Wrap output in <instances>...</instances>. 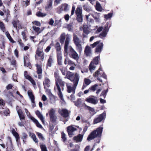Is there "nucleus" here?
<instances>
[{
  "mask_svg": "<svg viewBox=\"0 0 151 151\" xmlns=\"http://www.w3.org/2000/svg\"><path fill=\"white\" fill-rule=\"evenodd\" d=\"M54 77L55 78V84L56 86L54 88L55 90H57L58 91V95L61 100L63 99V95L61 92V88L59 85L63 89V87L65 86V82L60 78L59 74L58 71L54 73Z\"/></svg>",
  "mask_w": 151,
  "mask_h": 151,
  "instance_id": "obj_1",
  "label": "nucleus"
},
{
  "mask_svg": "<svg viewBox=\"0 0 151 151\" xmlns=\"http://www.w3.org/2000/svg\"><path fill=\"white\" fill-rule=\"evenodd\" d=\"M75 11L76 16V19L78 23H81L83 21L82 10V8L80 7H78L75 10V7L74 5L72 6L70 16L73 15Z\"/></svg>",
  "mask_w": 151,
  "mask_h": 151,
  "instance_id": "obj_2",
  "label": "nucleus"
},
{
  "mask_svg": "<svg viewBox=\"0 0 151 151\" xmlns=\"http://www.w3.org/2000/svg\"><path fill=\"white\" fill-rule=\"evenodd\" d=\"M103 129V127H100L92 131L88 135L87 138L88 141H90L96 137H101Z\"/></svg>",
  "mask_w": 151,
  "mask_h": 151,
  "instance_id": "obj_3",
  "label": "nucleus"
},
{
  "mask_svg": "<svg viewBox=\"0 0 151 151\" xmlns=\"http://www.w3.org/2000/svg\"><path fill=\"white\" fill-rule=\"evenodd\" d=\"M65 78H67L70 80L72 82H79L80 79V76L78 74L68 71L67 72L66 76L65 77Z\"/></svg>",
  "mask_w": 151,
  "mask_h": 151,
  "instance_id": "obj_4",
  "label": "nucleus"
},
{
  "mask_svg": "<svg viewBox=\"0 0 151 151\" xmlns=\"http://www.w3.org/2000/svg\"><path fill=\"white\" fill-rule=\"evenodd\" d=\"M90 46L92 48L96 47L95 52L100 53L103 49V44L102 42H100L99 41H97L93 44H91Z\"/></svg>",
  "mask_w": 151,
  "mask_h": 151,
  "instance_id": "obj_5",
  "label": "nucleus"
},
{
  "mask_svg": "<svg viewBox=\"0 0 151 151\" xmlns=\"http://www.w3.org/2000/svg\"><path fill=\"white\" fill-rule=\"evenodd\" d=\"M72 82L73 83V86H71V84L70 83H67L66 85L67 88V92L69 93L72 92L73 94H74L78 82Z\"/></svg>",
  "mask_w": 151,
  "mask_h": 151,
  "instance_id": "obj_6",
  "label": "nucleus"
},
{
  "mask_svg": "<svg viewBox=\"0 0 151 151\" xmlns=\"http://www.w3.org/2000/svg\"><path fill=\"white\" fill-rule=\"evenodd\" d=\"M69 51V55L71 58L77 61L79 59V56L77 52L71 46L68 47Z\"/></svg>",
  "mask_w": 151,
  "mask_h": 151,
  "instance_id": "obj_7",
  "label": "nucleus"
},
{
  "mask_svg": "<svg viewBox=\"0 0 151 151\" xmlns=\"http://www.w3.org/2000/svg\"><path fill=\"white\" fill-rule=\"evenodd\" d=\"M71 37L68 35H67L66 36V38L65 41L64 46V51L65 55L68 54V47L70 46H68L69 43L71 40Z\"/></svg>",
  "mask_w": 151,
  "mask_h": 151,
  "instance_id": "obj_8",
  "label": "nucleus"
},
{
  "mask_svg": "<svg viewBox=\"0 0 151 151\" xmlns=\"http://www.w3.org/2000/svg\"><path fill=\"white\" fill-rule=\"evenodd\" d=\"M106 116V114L105 112H103L102 114L99 115L97 117L94 119L93 124H96L101 122L105 119Z\"/></svg>",
  "mask_w": 151,
  "mask_h": 151,
  "instance_id": "obj_9",
  "label": "nucleus"
},
{
  "mask_svg": "<svg viewBox=\"0 0 151 151\" xmlns=\"http://www.w3.org/2000/svg\"><path fill=\"white\" fill-rule=\"evenodd\" d=\"M86 101L89 103L95 105L98 103L99 99L97 97L94 96H92L91 97H89L87 98Z\"/></svg>",
  "mask_w": 151,
  "mask_h": 151,
  "instance_id": "obj_10",
  "label": "nucleus"
},
{
  "mask_svg": "<svg viewBox=\"0 0 151 151\" xmlns=\"http://www.w3.org/2000/svg\"><path fill=\"white\" fill-rule=\"evenodd\" d=\"M109 24V23L108 22L106 24L102 32L99 34V37L100 38H103L106 37L109 30V28L108 27Z\"/></svg>",
  "mask_w": 151,
  "mask_h": 151,
  "instance_id": "obj_11",
  "label": "nucleus"
},
{
  "mask_svg": "<svg viewBox=\"0 0 151 151\" xmlns=\"http://www.w3.org/2000/svg\"><path fill=\"white\" fill-rule=\"evenodd\" d=\"M60 9L58 11V13L60 14L63 11L67 12L69 10V7L68 4L66 3L62 4L59 7Z\"/></svg>",
  "mask_w": 151,
  "mask_h": 151,
  "instance_id": "obj_12",
  "label": "nucleus"
},
{
  "mask_svg": "<svg viewBox=\"0 0 151 151\" xmlns=\"http://www.w3.org/2000/svg\"><path fill=\"white\" fill-rule=\"evenodd\" d=\"M83 37H88L87 35L89 34L91 32V29L86 25H83Z\"/></svg>",
  "mask_w": 151,
  "mask_h": 151,
  "instance_id": "obj_13",
  "label": "nucleus"
},
{
  "mask_svg": "<svg viewBox=\"0 0 151 151\" xmlns=\"http://www.w3.org/2000/svg\"><path fill=\"white\" fill-rule=\"evenodd\" d=\"M67 130L69 136L71 137L74 134L73 132L77 130V129L75 127L71 125L67 127Z\"/></svg>",
  "mask_w": 151,
  "mask_h": 151,
  "instance_id": "obj_14",
  "label": "nucleus"
},
{
  "mask_svg": "<svg viewBox=\"0 0 151 151\" xmlns=\"http://www.w3.org/2000/svg\"><path fill=\"white\" fill-rule=\"evenodd\" d=\"M16 109L20 120L21 121L24 120L25 117L21 109L18 106H17L16 107Z\"/></svg>",
  "mask_w": 151,
  "mask_h": 151,
  "instance_id": "obj_15",
  "label": "nucleus"
},
{
  "mask_svg": "<svg viewBox=\"0 0 151 151\" xmlns=\"http://www.w3.org/2000/svg\"><path fill=\"white\" fill-rule=\"evenodd\" d=\"M84 53L86 56L91 57L92 55V52L91 47L87 45L85 48Z\"/></svg>",
  "mask_w": 151,
  "mask_h": 151,
  "instance_id": "obj_16",
  "label": "nucleus"
},
{
  "mask_svg": "<svg viewBox=\"0 0 151 151\" xmlns=\"http://www.w3.org/2000/svg\"><path fill=\"white\" fill-rule=\"evenodd\" d=\"M50 80L47 77H45L44 81L43 82L45 89H47L50 87Z\"/></svg>",
  "mask_w": 151,
  "mask_h": 151,
  "instance_id": "obj_17",
  "label": "nucleus"
},
{
  "mask_svg": "<svg viewBox=\"0 0 151 151\" xmlns=\"http://www.w3.org/2000/svg\"><path fill=\"white\" fill-rule=\"evenodd\" d=\"M59 112L61 116L64 117H66L68 116L69 112L68 110L65 109H59Z\"/></svg>",
  "mask_w": 151,
  "mask_h": 151,
  "instance_id": "obj_18",
  "label": "nucleus"
},
{
  "mask_svg": "<svg viewBox=\"0 0 151 151\" xmlns=\"http://www.w3.org/2000/svg\"><path fill=\"white\" fill-rule=\"evenodd\" d=\"M55 111L53 109H50L49 112V114L51 119L53 121L55 120L56 116L55 115Z\"/></svg>",
  "mask_w": 151,
  "mask_h": 151,
  "instance_id": "obj_19",
  "label": "nucleus"
},
{
  "mask_svg": "<svg viewBox=\"0 0 151 151\" xmlns=\"http://www.w3.org/2000/svg\"><path fill=\"white\" fill-rule=\"evenodd\" d=\"M57 55L58 64L59 65H61L62 63V56L61 52H57Z\"/></svg>",
  "mask_w": 151,
  "mask_h": 151,
  "instance_id": "obj_20",
  "label": "nucleus"
},
{
  "mask_svg": "<svg viewBox=\"0 0 151 151\" xmlns=\"http://www.w3.org/2000/svg\"><path fill=\"white\" fill-rule=\"evenodd\" d=\"M42 49L38 48L36 51L37 55L41 57V59L42 61L44 60V53L42 52Z\"/></svg>",
  "mask_w": 151,
  "mask_h": 151,
  "instance_id": "obj_21",
  "label": "nucleus"
},
{
  "mask_svg": "<svg viewBox=\"0 0 151 151\" xmlns=\"http://www.w3.org/2000/svg\"><path fill=\"white\" fill-rule=\"evenodd\" d=\"M29 57V56L28 55H27L24 56V66H28L30 65Z\"/></svg>",
  "mask_w": 151,
  "mask_h": 151,
  "instance_id": "obj_22",
  "label": "nucleus"
},
{
  "mask_svg": "<svg viewBox=\"0 0 151 151\" xmlns=\"http://www.w3.org/2000/svg\"><path fill=\"white\" fill-rule=\"evenodd\" d=\"M83 134H79L73 138V140L76 142H81L83 139Z\"/></svg>",
  "mask_w": 151,
  "mask_h": 151,
  "instance_id": "obj_23",
  "label": "nucleus"
},
{
  "mask_svg": "<svg viewBox=\"0 0 151 151\" xmlns=\"http://www.w3.org/2000/svg\"><path fill=\"white\" fill-rule=\"evenodd\" d=\"M49 96L50 99V103L52 104L55 103L57 99V97L53 95L50 92L49 93Z\"/></svg>",
  "mask_w": 151,
  "mask_h": 151,
  "instance_id": "obj_24",
  "label": "nucleus"
},
{
  "mask_svg": "<svg viewBox=\"0 0 151 151\" xmlns=\"http://www.w3.org/2000/svg\"><path fill=\"white\" fill-rule=\"evenodd\" d=\"M53 63V56L52 55H50L47 64V67L48 68V67H51L52 66V64Z\"/></svg>",
  "mask_w": 151,
  "mask_h": 151,
  "instance_id": "obj_25",
  "label": "nucleus"
},
{
  "mask_svg": "<svg viewBox=\"0 0 151 151\" xmlns=\"http://www.w3.org/2000/svg\"><path fill=\"white\" fill-rule=\"evenodd\" d=\"M36 114L38 117V118L42 122L43 124H45V118L43 117L42 114L39 111H37L36 112Z\"/></svg>",
  "mask_w": 151,
  "mask_h": 151,
  "instance_id": "obj_26",
  "label": "nucleus"
},
{
  "mask_svg": "<svg viewBox=\"0 0 151 151\" xmlns=\"http://www.w3.org/2000/svg\"><path fill=\"white\" fill-rule=\"evenodd\" d=\"M30 119L36 124V126L38 127L41 129L43 128L42 125L39 123V122L34 117L32 116H30Z\"/></svg>",
  "mask_w": 151,
  "mask_h": 151,
  "instance_id": "obj_27",
  "label": "nucleus"
},
{
  "mask_svg": "<svg viewBox=\"0 0 151 151\" xmlns=\"http://www.w3.org/2000/svg\"><path fill=\"white\" fill-rule=\"evenodd\" d=\"M52 5V1L50 0L48 2L46 6L45 10L47 11H49L51 9Z\"/></svg>",
  "mask_w": 151,
  "mask_h": 151,
  "instance_id": "obj_28",
  "label": "nucleus"
},
{
  "mask_svg": "<svg viewBox=\"0 0 151 151\" xmlns=\"http://www.w3.org/2000/svg\"><path fill=\"white\" fill-rule=\"evenodd\" d=\"M27 94L32 103H35V97L33 95L32 91L29 90L27 92Z\"/></svg>",
  "mask_w": 151,
  "mask_h": 151,
  "instance_id": "obj_29",
  "label": "nucleus"
},
{
  "mask_svg": "<svg viewBox=\"0 0 151 151\" xmlns=\"http://www.w3.org/2000/svg\"><path fill=\"white\" fill-rule=\"evenodd\" d=\"M73 41L75 45L80 44L81 42V41L78 36L75 34H74L73 35Z\"/></svg>",
  "mask_w": 151,
  "mask_h": 151,
  "instance_id": "obj_30",
  "label": "nucleus"
},
{
  "mask_svg": "<svg viewBox=\"0 0 151 151\" xmlns=\"http://www.w3.org/2000/svg\"><path fill=\"white\" fill-rule=\"evenodd\" d=\"M32 28L37 33V34L40 33L44 29V28L41 29L40 28L36 27L34 25L33 26Z\"/></svg>",
  "mask_w": 151,
  "mask_h": 151,
  "instance_id": "obj_31",
  "label": "nucleus"
},
{
  "mask_svg": "<svg viewBox=\"0 0 151 151\" xmlns=\"http://www.w3.org/2000/svg\"><path fill=\"white\" fill-rule=\"evenodd\" d=\"M2 112H3L4 114L6 116H7L9 115L10 113L9 110L7 109H4L3 108V109H0V114H1Z\"/></svg>",
  "mask_w": 151,
  "mask_h": 151,
  "instance_id": "obj_32",
  "label": "nucleus"
},
{
  "mask_svg": "<svg viewBox=\"0 0 151 151\" xmlns=\"http://www.w3.org/2000/svg\"><path fill=\"white\" fill-rule=\"evenodd\" d=\"M102 71L101 68V67L99 68L98 70L96 71L93 74L94 76L95 77L100 76L101 75L102 73Z\"/></svg>",
  "mask_w": 151,
  "mask_h": 151,
  "instance_id": "obj_33",
  "label": "nucleus"
},
{
  "mask_svg": "<svg viewBox=\"0 0 151 151\" xmlns=\"http://www.w3.org/2000/svg\"><path fill=\"white\" fill-rule=\"evenodd\" d=\"M29 136L35 142L37 143L38 142V139L35 134L32 133H30Z\"/></svg>",
  "mask_w": 151,
  "mask_h": 151,
  "instance_id": "obj_34",
  "label": "nucleus"
},
{
  "mask_svg": "<svg viewBox=\"0 0 151 151\" xmlns=\"http://www.w3.org/2000/svg\"><path fill=\"white\" fill-rule=\"evenodd\" d=\"M36 65L37 67V74H41L42 72V66L37 64H36Z\"/></svg>",
  "mask_w": 151,
  "mask_h": 151,
  "instance_id": "obj_35",
  "label": "nucleus"
},
{
  "mask_svg": "<svg viewBox=\"0 0 151 151\" xmlns=\"http://www.w3.org/2000/svg\"><path fill=\"white\" fill-rule=\"evenodd\" d=\"M96 65L93 62H91V63L89 65V68L91 72H92V71L95 70L96 67Z\"/></svg>",
  "mask_w": 151,
  "mask_h": 151,
  "instance_id": "obj_36",
  "label": "nucleus"
},
{
  "mask_svg": "<svg viewBox=\"0 0 151 151\" xmlns=\"http://www.w3.org/2000/svg\"><path fill=\"white\" fill-rule=\"evenodd\" d=\"M96 10L99 11L101 12L102 10V8L100 4L98 1L96 2Z\"/></svg>",
  "mask_w": 151,
  "mask_h": 151,
  "instance_id": "obj_37",
  "label": "nucleus"
},
{
  "mask_svg": "<svg viewBox=\"0 0 151 151\" xmlns=\"http://www.w3.org/2000/svg\"><path fill=\"white\" fill-rule=\"evenodd\" d=\"M65 36V34L64 33H63L61 35L60 37V42L61 44H63L64 43Z\"/></svg>",
  "mask_w": 151,
  "mask_h": 151,
  "instance_id": "obj_38",
  "label": "nucleus"
},
{
  "mask_svg": "<svg viewBox=\"0 0 151 151\" xmlns=\"http://www.w3.org/2000/svg\"><path fill=\"white\" fill-rule=\"evenodd\" d=\"M76 49L77 51L80 53H81L82 51V47L81 45L80 44L76 45Z\"/></svg>",
  "mask_w": 151,
  "mask_h": 151,
  "instance_id": "obj_39",
  "label": "nucleus"
},
{
  "mask_svg": "<svg viewBox=\"0 0 151 151\" xmlns=\"http://www.w3.org/2000/svg\"><path fill=\"white\" fill-rule=\"evenodd\" d=\"M55 48L57 52H61V48L60 43L57 42L55 44Z\"/></svg>",
  "mask_w": 151,
  "mask_h": 151,
  "instance_id": "obj_40",
  "label": "nucleus"
},
{
  "mask_svg": "<svg viewBox=\"0 0 151 151\" xmlns=\"http://www.w3.org/2000/svg\"><path fill=\"white\" fill-rule=\"evenodd\" d=\"M86 107H87V109L89 110L91 113L93 114H94L96 113V112L94 108H92L89 106H86Z\"/></svg>",
  "mask_w": 151,
  "mask_h": 151,
  "instance_id": "obj_41",
  "label": "nucleus"
},
{
  "mask_svg": "<svg viewBox=\"0 0 151 151\" xmlns=\"http://www.w3.org/2000/svg\"><path fill=\"white\" fill-rule=\"evenodd\" d=\"M91 16V14H90L88 15H86V18L87 20L91 23H93L94 22V20L93 19H91L90 17V16Z\"/></svg>",
  "mask_w": 151,
  "mask_h": 151,
  "instance_id": "obj_42",
  "label": "nucleus"
},
{
  "mask_svg": "<svg viewBox=\"0 0 151 151\" xmlns=\"http://www.w3.org/2000/svg\"><path fill=\"white\" fill-rule=\"evenodd\" d=\"M37 16L39 17H43L46 16L47 14L45 13H42L39 12L36 13Z\"/></svg>",
  "mask_w": 151,
  "mask_h": 151,
  "instance_id": "obj_43",
  "label": "nucleus"
},
{
  "mask_svg": "<svg viewBox=\"0 0 151 151\" xmlns=\"http://www.w3.org/2000/svg\"><path fill=\"white\" fill-rule=\"evenodd\" d=\"M5 34L10 42L13 43H14V42L8 32H5Z\"/></svg>",
  "mask_w": 151,
  "mask_h": 151,
  "instance_id": "obj_44",
  "label": "nucleus"
},
{
  "mask_svg": "<svg viewBox=\"0 0 151 151\" xmlns=\"http://www.w3.org/2000/svg\"><path fill=\"white\" fill-rule=\"evenodd\" d=\"M27 79L29 80L30 82L33 85V87L35 88V87L36 86V84L35 82L33 79V78L30 76V77H29V78Z\"/></svg>",
  "mask_w": 151,
  "mask_h": 151,
  "instance_id": "obj_45",
  "label": "nucleus"
},
{
  "mask_svg": "<svg viewBox=\"0 0 151 151\" xmlns=\"http://www.w3.org/2000/svg\"><path fill=\"white\" fill-rule=\"evenodd\" d=\"M83 9L88 12H89L91 10L90 6L88 5H85L83 6Z\"/></svg>",
  "mask_w": 151,
  "mask_h": 151,
  "instance_id": "obj_46",
  "label": "nucleus"
},
{
  "mask_svg": "<svg viewBox=\"0 0 151 151\" xmlns=\"http://www.w3.org/2000/svg\"><path fill=\"white\" fill-rule=\"evenodd\" d=\"M75 105L77 107H79L82 103L81 99H79L76 101L74 102Z\"/></svg>",
  "mask_w": 151,
  "mask_h": 151,
  "instance_id": "obj_47",
  "label": "nucleus"
},
{
  "mask_svg": "<svg viewBox=\"0 0 151 151\" xmlns=\"http://www.w3.org/2000/svg\"><path fill=\"white\" fill-rule=\"evenodd\" d=\"M99 14L100 13H98L97 12H94L93 13L91 14V15L95 20L97 19L99 17H100Z\"/></svg>",
  "mask_w": 151,
  "mask_h": 151,
  "instance_id": "obj_48",
  "label": "nucleus"
},
{
  "mask_svg": "<svg viewBox=\"0 0 151 151\" xmlns=\"http://www.w3.org/2000/svg\"><path fill=\"white\" fill-rule=\"evenodd\" d=\"M0 28L3 32L5 31V28L4 23L0 21Z\"/></svg>",
  "mask_w": 151,
  "mask_h": 151,
  "instance_id": "obj_49",
  "label": "nucleus"
},
{
  "mask_svg": "<svg viewBox=\"0 0 151 151\" xmlns=\"http://www.w3.org/2000/svg\"><path fill=\"white\" fill-rule=\"evenodd\" d=\"M98 89V85L96 84L92 86L89 88V89L93 91H94Z\"/></svg>",
  "mask_w": 151,
  "mask_h": 151,
  "instance_id": "obj_50",
  "label": "nucleus"
},
{
  "mask_svg": "<svg viewBox=\"0 0 151 151\" xmlns=\"http://www.w3.org/2000/svg\"><path fill=\"white\" fill-rule=\"evenodd\" d=\"M5 103L3 100L0 99V109H3V107L4 106Z\"/></svg>",
  "mask_w": 151,
  "mask_h": 151,
  "instance_id": "obj_51",
  "label": "nucleus"
},
{
  "mask_svg": "<svg viewBox=\"0 0 151 151\" xmlns=\"http://www.w3.org/2000/svg\"><path fill=\"white\" fill-rule=\"evenodd\" d=\"M84 81L86 86L89 85L91 83V80L87 78H84Z\"/></svg>",
  "mask_w": 151,
  "mask_h": 151,
  "instance_id": "obj_52",
  "label": "nucleus"
},
{
  "mask_svg": "<svg viewBox=\"0 0 151 151\" xmlns=\"http://www.w3.org/2000/svg\"><path fill=\"white\" fill-rule=\"evenodd\" d=\"M108 91V89H107L106 90L103 91L101 93V96H103L104 98H105L106 96L107 93Z\"/></svg>",
  "mask_w": 151,
  "mask_h": 151,
  "instance_id": "obj_53",
  "label": "nucleus"
},
{
  "mask_svg": "<svg viewBox=\"0 0 151 151\" xmlns=\"http://www.w3.org/2000/svg\"><path fill=\"white\" fill-rule=\"evenodd\" d=\"M112 13H109L107 14H105L104 16V18L106 19H108L112 17Z\"/></svg>",
  "mask_w": 151,
  "mask_h": 151,
  "instance_id": "obj_54",
  "label": "nucleus"
},
{
  "mask_svg": "<svg viewBox=\"0 0 151 151\" xmlns=\"http://www.w3.org/2000/svg\"><path fill=\"white\" fill-rule=\"evenodd\" d=\"M37 134L40 139L42 140H44L45 138L43 137V135L42 134L40 133L37 132Z\"/></svg>",
  "mask_w": 151,
  "mask_h": 151,
  "instance_id": "obj_55",
  "label": "nucleus"
},
{
  "mask_svg": "<svg viewBox=\"0 0 151 151\" xmlns=\"http://www.w3.org/2000/svg\"><path fill=\"white\" fill-rule=\"evenodd\" d=\"M99 58V56H97L95 58L93 62H94L95 65H97L98 64Z\"/></svg>",
  "mask_w": 151,
  "mask_h": 151,
  "instance_id": "obj_56",
  "label": "nucleus"
},
{
  "mask_svg": "<svg viewBox=\"0 0 151 151\" xmlns=\"http://www.w3.org/2000/svg\"><path fill=\"white\" fill-rule=\"evenodd\" d=\"M13 135L16 138V140L17 142L18 139H19V137L18 134L16 132H15L13 133Z\"/></svg>",
  "mask_w": 151,
  "mask_h": 151,
  "instance_id": "obj_57",
  "label": "nucleus"
},
{
  "mask_svg": "<svg viewBox=\"0 0 151 151\" xmlns=\"http://www.w3.org/2000/svg\"><path fill=\"white\" fill-rule=\"evenodd\" d=\"M18 22L19 21L18 20H14L12 22L14 27L16 29L17 28V24Z\"/></svg>",
  "mask_w": 151,
  "mask_h": 151,
  "instance_id": "obj_58",
  "label": "nucleus"
},
{
  "mask_svg": "<svg viewBox=\"0 0 151 151\" xmlns=\"http://www.w3.org/2000/svg\"><path fill=\"white\" fill-rule=\"evenodd\" d=\"M40 147L42 151H47V147L45 145H40Z\"/></svg>",
  "mask_w": 151,
  "mask_h": 151,
  "instance_id": "obj_59",
  "label": "nucleus"
},
{
  "mask_svg": "<svg viewBox=\"0 0 151 151\" xmlns=\"http://www.w3.org/2000/svg\"><path fill=\"white\" fill-rule=\"evenodd\" d=\"M29 1L28 0H26L25 1H23L22 3V4L24 6L26 7L29 5Z\"/></svg>",
  "mask_w": 151,
  "mask_h": 151,
  "instance_id": "obj_60",
  "label": "nucleus"
},
{
  "mask_svg": "<svg viewBox=\"0 0 151 151\" xmlns=\"http://www.w3.org/2000/svg\"><path fill=\"white\" fill-rule=\"evenodd\" d=\"M33 24L36 25L38 26H40L41 25L40 23L38 21H35L32 22Z\"/></svg>",
  "mask_w": 151,
  "mask_h": 151,
  "instance_id": "obj_61",
  "label": "nucleus"
},
{
  "mask_svg": "<svg viewBox=\"0 0 151 151\" xmlns=\"http://www.w3.org/2000/svg\"><path fill=\"white\" fill-rule=\"evenodd\" d=\"M52 45V44H51L50 45L48 46L45 49V52H48L50 51L51 47V45Z\"/></svg>",
  "mask_w": 151,
  "mask_h": 151,
  "instance_id": "obj_62",
  "label": "nucleus"
},
{
  "mask_svg": "<svg viewBox=\"0 0 151 151\" xmlns=\"http://www.w3.org/2000/svg\"><path fill=\"white\" fill-rule=\"evenodd\" d=\"M24 76L26 79H27L29 78V77H30V76L27 74V72L25 71L24 73Z\"/></svg>",
  "mask_w": 151,
  "mask_h": 151,
  "instance_id": "obj_63",
  "label": "nucleus"
},
{
  "mask_svg": "<svg viewBox=\"0 0 151 151\" xmlns=\"http://www.w3.org/2000/svg\"><path fill=\"white\" fill-rule=\"evenodd\" d=\"M65 20L67 21H68L69 19L70 16L68 14H66L64 17Z\"/></svg>",
  "mask_w": 151,
  "mask_h": 151,
  "instance_id": "obj_64",
  "label": "nucleus"
}]
</instances>
